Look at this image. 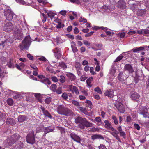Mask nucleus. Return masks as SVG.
Listing matches in <instances>:
<instances>
[{"label":"nucleus","instance_id":"obj_23","mask_svg":"<svg viewBox=\"0 0 149 149\" xmlns=\"http://www.w3.org/2000/svg\"><path fill=\"white\" fill-rule=\"evenodd\" d=\"M54 129V127L52 126H49L43 128L45 134L52 132Z\"/></svg>","mask_w":149,"mask_h":149},{"label":"nucleus","instance_id":"obj_57","mask_svg":"<svg viewBox=\"0 0 149 149\" xmlns=\"http://www.w3.org/2000/svg\"><path fill=\"white\" fill-rule=\"evenodd\" d=\"M90 73L93 75H94L96 74V73L94 71V69L93 67H90Z\"/></svg>","mask_w":149,"mask_h":149},{"label":"nucleus","instance_id":"obj_32","mask_svg":"<svg viewBox=\"0 0 149 149\" xmlns=\"http://www.w3.org/2000/svg\"><path fill=\"white\" fill-rule=\"evenodd\" d=\"M35 96L36 98L40 102H42L41 97L40 94L38 93H35Z\"/></svg>","mask_w":149,"mask_h":149},{"label":"nucleus","instance_id":"obj_14","mask_svg":"<svg viewBox=\"0 0 149 149\" xmlns=\"http://www.w3.org/2000/svg\"><path fill=\"white\" fill-rule=\"evenodd\" d=\"M114 91L112 89L106 90L104 93V95L110 98H112L114 96Z\"/></svg>","mask_w":149,"mask_h":149},{"label":"nucleus","instance_id":"obj_29","mask_svg":"<svg viewBox=\"0 0 149 149\" xmlns=\"http://www.w3.org/2000/svg\"><path fill=\"white\" fill-rule=\"evenodd\" d=\"M26 118L25 115H20L18 117V121L19 122H22L24 121Z\"/></svg>","mask_w":149,"mask_h":149},{"label":"nucleus","instance_id":"obj_60","mask_svg":"<svg viewBox=\"0 0 149 149\" xmlns=\"http://www.w3.org/2000/svg\"><path fill=\"white\" fill-rule=\"evenodd\" d=\"M94 32L93 31H91L89 33L86 34L85 35V36L86 37H88L91 36L92 35H93V33H94Z\"/></svg>","mask_w":149,"mask_h":149},{"label":"nucleus","instance_id":"obj_52","mask_svg":"<svg viewBox=\"0 0 149 149\" xmlns=\"http://www.w3.org/2000/svg\"><path fill=\"white\" fill-rule=\"evenodd\" d=\"M55 92L58 94H61L62 93V88H58L56 90Z\"/></svg>","mask_w":149,"mask_h":149},{"label":"nucleus","instance_id":"obj_16","mask_svg":"<svg viewBox=\"0 0 149 149\" xmlns=\"http://www.w3.org/2000/svg\"><path fill=\"white\" fill-rule=\"evenodd\" d=\"M146 48H147V47H146V45H145L134 48L132 49L131 51H132L133 52L139 53L140 52L144 51L145 49Z\"/></svg>","mask_w":149,"mask_h":149},{"label":"nucleus","instance_id":"obj_21","mask_svg":"<svg viewBox=\"0 0 149 149\" xmlns=\"http://www.w3.org/2000/svg\"><path fill=\"white\" fill-rule=\"evenodd\" d=\"M6 124L9 125H14L15 124V120L11 118H8L6 120Z\"/></svg>","mask_w":149,"mask_h":149},{"label":"nucleus","instance_id":"obj_33","mask_svg":"<svg viewBox=\"0 0 149 149\" xmlns=\"http://www.w3.org/2000/svg\"><path fill=\"white\" fill-rule=\"evenodd\" d=\"M78 108L81 112L85 114H87V112L86 108L81 107L79 106H78Z\"/></svg>","mask_w":149,"mask_h":149},{"label":"nucleus","instance_id":"obj_26","mask_svg":"<svg viewBox=\"0 0 149 149\" xmlns=\"http://www.w3.org/2000/svg\"><path fill=\"white\" fill-rule=\"evenodd\" d=\"M104 122L105 123V127L107 129L111 130L113 128L108 120H105Z\"/></svg>","mask_w":149,"mask_h":149},{"label":"nucleus","instance_id":"obj_13","mask_svg":"<svg viewBox=\"0 0 149 149\" xmlns=\"http://www.w3.org/2000/svg\"><path fill=\"white\" fill-rule=\"evenodd\" d=\"M53 52L55 54L54 55L56 58L59 59L61 56V49L58 47H56L53 50Z\"/></svg>","mask_w":149,"mask_h":149},{"label":"nucleus","instance_id":"obj_39","mask_svg":"<svg viewBox=\"0 0 149 149\" xmlns=\"http://www.w3.org/2000/svg\"><path fill=\"white\" fill-rule=\"evenodd\" d=\"M41 18L42 19V22L44 23L46 21L47 19V17L43 13H41Z\"/></svg>","mask_w":149,"mask_h":149},{"label":"nucleus","instance_id":"obj_53","mask_svg":"<svg viewBox=\"0 0 149 149\" xmlns=\"http://www.w3.org/2000/svg\"><path fill=\"white\" fill-rule=\"evenodd\" d=\"M112 119L113 120L115 124L117 125L118 124V122L116 117L114 115L112 116Z\"/></svg>","mask_w":149,"mask_h":149},{"label":"nucleus","instance_id":"obj_35","mask_svg":"<svg viewBox=\"0 0 149 149\" xmlns=\"http://www.w3.org/2000/svg\"><path fill=\"white\" fill-rule=\"evenodd\" d=\"M15 91H13L8 89L6 91V94L7 95L9 96H13L14 93Z\"/></svg>","mask_w":149,"mask_h":149},{"label":"nucleus","instance_id":"obj_56","mask_svg":"<svg viewBox=\"0 0 149 149\" xmlns=\"http://www.w3.org/2000/svg\"><path fill=\"white\" fill-rule=\"evenodd\" d=\"M97 123H100L101 121V118L100 117H96L94 120Z\"/></svg>","mask_w":149,"mask_h":149},{"label":"nucleus","instance_id":"obj_49","mask_svg":"<svg viewBox=\"0 0 149 149\" xmlns=\"http://www.w3.org/2000/svg\"><path fill=\"white\" fill-rule=\"evenodd\" d=\"M85 102L87 103V104L88 105L87 106H88L90 108H92V104L91 102V101L89 100H87Z\"/></svg>","mask_w":149,"mask_h":149},{"label":"nucleus","instance_id":"obj_58","mask_svg":"<svg viewBox=\"0 0 149 149\" xmlns=\"http://www.w3.org/2000/svg\"><path fill=\"white\" fill-rule=\"evenodd\" d=\"M6 58L4 57H2L1 58V61L2 64H4L6 61Z\"/></svg>","mask_w":149,"mask_h":149},{"label":"nucleus","instance_id":"obj_61","mask_svg":"<svg viewBox=\"0 0 149 149\" xmlns=\"http://www.w3.org/2000/svg\"><path fill=\"white\" fill-rule=\"evenodd\" d=\"M27 56L29 59L31 60H33V56L30 54H27Z\"/></svg>","mask_w":149,"mask_h":149},{"label":"nucleus","instance_id":"obj_3","mask_svg":"<svg viewBox=\"0 0 149 149\" xmlns=\"http://www.w3.org/2000/svg\"><path fill=\"white\" fill-rule=\"evenodd\" d=\"M20 137L19 135L17 134H15L8 137L6 141V142L7 143L4 144L5 145V146L8 147L9 146H11L16 141L19 139Z\"/></svg>","mask_w":149,"mask_h":149},{"label":"nucleus","instance_id":"obj_15","mask_svg":"<svg viewBox=\"0 0 149 149\" xmlns=\"http://www.w3.org/2000/svg\"><path fill=\"white\" fill-rule=\"evenodd\" d=\"M124 69L125 70L128 71L129 74H132L134 72L132 66L129 64H126L124 66Z\"/></svg>","mask_w":149,"mask_h":149},{"label":"nucleus","instance_id":"obj_47","mask_svg":"<svg viewBox=\"0 0 149 149\" xmlns=\"http://www.w3.org/2000/svg\"><path fill=\"white\" fill-rule=\"evenodd\" d=\"M123 55H120L119 56H118L116 59L114 61V62H117L118 61H119L121 60L123 58Z\"/></svg>","mask_w":149,"mask_h":149},{"label":"nucleus","instance_id":"obj_11","mask_svg":"<svg viewBox=\"0 0 149 149\" xmlns=\"http://www.w3.org/2000/svg\"><path fill=\"white\" fill-rule=\"evenodd\" d=\"M111 130L112 131L111 132L109 131V132H110V134H111L114 137H115L116 139L118 140V141L121 142V141L120 139L119 136L118 135V132L113 127Z\"/></svg>","mask_w":149,"mask_h":149},{"label":"nucleus","instance_id":"obj_22","mask_svg":"<svg viewBox=\"0 0 149 149\" xmlns=\"http://www.w3.org/2000/svg\"><path fill=\"white\" fill-rule=\"evenodd\" d=\"M40 109L42 111L44 115L50 118H52V116L49 113L47 110L45 109V108L44 107L41 106L40 107Z\"/></svg>","mask_w":149,"mask_h":149},{"label":"nucleus","instance_id":"obj_27","mask_svg":"<svg viewBox=\"0 0 149 149\" xmlns=\"http://www.w3.org/2000/svg\"><path fill=\"white\" fill-rule=\"evenodd\" d=\"M91 138L93 140H95L97 139H100L104 140V137L101 135L95 134L91 136Z\"/></svg>","mask_w":149,"mask_h":149},{"label":"nucleus","instance_id":"obj_19","mask_svg":"<svg viewBox=\"0 0 149 149\" xmlns=\"http://www.w3.org/2000/svg\"><path fill=\"white\" fill-rule=\"evenodd\" d=\"M140 97L139 94L136 92L131 93V97L133 100L138 101Z\"/></svg>","mask_w":149,"mask_h":149},{"label":"nucleus","instance_id":"obj_59","mask_svg":"<svg viewBox=\"0 0 149 149\" xmlns=\"http://www.w3.org/2000/svg\"><path fill=\"white\" fill-rule=\"evenodd\" d=\"M52 80L54 82H56L58 81V79L56 77L53 76L51 77Z\"/></svg>","mask_w":149,"mask_h":149},{"label":"nucleus","instance_id":"obj_6","mask_svg":"<svg viewBox=\"0 0 149 149\" xmlns=\"http://www.w3.org/2000/svg\"><path fill=\"white\" fill-rule=\"evenodd\" d=\"M4 13L6 19L9 21L12 20L14 15L13 12L10 10L8 9L4 10Z\"/></svg>","mask_w":149,"mask_h":149},{"label":"nucleus","instance_id":"obj_7","mask_svg":"<svg viewBox=\"0 0 149 149\" xmlns=\"http://www.w3.org/2000/svg\"><path fill=\"white\" fill-rule=\"evenodd\" d=\"M115 106L120 113L125 112V107L121 102H117L115 104Z\"/></svg>","mask_w":149,"mask_h":149},{"label":"nucleus","instance_id":"obj_37","mask_svg":"<svg viewBox=\"0 0 149 149\" xmlns=\"http://www.w3.org/2000/svg\"><path fill=\"white\" fill-rule=\"evenodd\" d=\"M146 12L143 10H140L137 11V13L138 15L142 16L143 15L146 14Z\"/></svg>","mask_w":149,"mask_h":149},{"label":"nucleus","instance_id":"obj_36","mask_svg":"<svg viewBox=\"0 0 149 149\" xmlns=\"http://www.w3.org/2000/svg\"><path fill=\"white\" fill-rule=\"evenodd\" d=\"M58 66L63 69H65L67 68V66L66 64L63 62L59 63Z\"/></svg>","mask_w":149,"mask_h":149},{"label":"nucleus","instance_id":"obj_45","mask_svg":"<svg viewBox=\"0 0 149 149\" xmlns=\"http://www.w3.org/2000/svg\"><path fill=\"white\" fill-rule=\"evenodd\" d=\"M94 91L100 94H102V92L100 89L98 87H97L94 89Z\"/></svg>","mask_w":149,"mask_h":149},{"label":"nucleus","instance_id":"obj_17","mask_svg":"<svg viewBox=\"0 0 149 149\" xmlns=\"http://www.w3.org/2000/svg\"><path fill=\"white\" fill-rule=\"evenodd\" d=\"M22 33L21 30L19 29L15 32V39L20 40L22 38Z\"/></svg>","mask_w":149,"mask_h":149},{"label":"nucleus","instance_id":"obj_43","mask_svg":"<svg viewBox=\"0 0 149 149\" xmlns=\"http://www.w3.org/2000/svg\"><path fill=\"white\" fill-rule=\"evenodd\" d=\"M56 88V85L54 84H52L50 86V89L54 92H55Z\"/></svg>","mask_w":149,"mask_h":149},{"label":"nucleus","instance_id":"obj_63","mask_svg":"<svg viewBox=\"0 0 149 149\" xmlns=\"http://www.w3.org/2000/svg\"><path fill=\"white\" fill-rule=\"evenodd\" d=\"M134 126L135 127V128L138 130H139L140 128V127L139 126V125L137 124H134Z\"/></svg>","mask_w":149,"mask_h":149},{"label":"nucleus","instance_id":"obj_34","mask_svg":"<svg viewBox=\"0 0 149 149\" xmlns=\"http://www.w3.org/2000/svg\"><path fill=\"white\" fill-rule=\"evenodd\" d=\"M93 80V78L92 77L89 78L86 81L87 84L89 88L92 86V85H91V83Z\"/></svg>","mask_w":149,"mask_h":149},{"label":"nucleus","instance_id":"obj_25","mask_svg":"<svg viewBox=\"0 0 149 149\" xmlns=\"http://www.w3.org/2000/svg\"><path fill=\"white\" fill-rule=\"evenodd\" d=\"M66 76L71 81H74L76 79V76L73 73H68L67 74Z\"/></svg>","mask_w":149,"mask_h":149},{"label":"nucleus","instance_id":"obj_31","mask_svg":"<svg viewBox=\"0 0 149 149\" xmlns=\"http://www.w3.org/2000/svg\"><path fill=\"white\" fill-rule=\"evenodd\" d=\"M71 47L73 52L74 53L77 52L78 51V49L77 47L74 46L75 45V42H72L71 43Z\"/></svg>","mask_w":149,"mask_h":149},{"label":"nucleus","instance_id":"obj_46","mask_svg":"<svg viewBox=\"0 0 149 149\" xmlns=\"http://www.w3.org/2000/svg\"><path fill=\"white\" fill-rule=\"evenodd\" d=\"M20 95L17 92L15 91L13 95V98L14 99H16L19 97Z\"/></svg>","mask_w":149,"mask_h":149},{"label":"nucleus","instance_id":"obj_5","mask_svg":"<svg viewBox=\"0 0 149 149\" xmlns=\"http://www.w3.org/2000/svg\"><path fill=\"white\" fill-rule=\"evenodd\" d=\"M26 141L27 143L33 144L35 143V135L34 132L32 130L28 134L26 137Z\"/></svg>","mask_w":149,"mask_h":149},{"label":"nucleus","instance_id":"obj_20","mask_svg":"<svg viewBox=\"0 0 149 149\" xmlns=\"http://www.w3.org/2000/svg\"><path fill=\"white\" fill-rule=\"evenodd\" d=\"M118 8L124 9L126 7V3L123 0H119L118 2Z\"/></svg>","mask_w":149,"mask_h":149},{"label":"nucleus","instance_id":"obj_48","mask_svg":"<svg viewBox=\"0 0 149 149\" xmlns=\"http://www.w3.org/2000/svg\"><path fill=\"white\" fill-rule=\"evenodd\" d=\"M61 97L65 100H66L68 98V94L65 92H64L62 94Z\"/></svg>","mask_w":149,"mask_h":149},{"label":"nucleus","instance_id":"obj_30","mask_svg":"<svg viewBox=\"0 0 149 149\" xmlns=\"http://www.w3.org/2000/svg\"><path fill=\"white\" fill-rule=\"evenodd\" d=\"M40 81L42 83H44L45 84L49 85L51 84V82L47 78H45L44 79H41Z\"/></svg>","mask_w":149,"mask_h":149},{"label":"nucleus","instance_id":"obj_9","mask_svg":"<svg viewBox=\"0 0 149 149\" xmlns=\"http://www.w3.org/2000/svg\"><path fill=\"white\" fill-rule=\"evenodd\" d=\"M128 77V76L125 73L122 72H120L117 77L118 79L122 82L126 80Z\"/></svg>","mask_w":149,"mask_h":149},{"label":"nucleus","instance_id":"obj_4","mask_svg":"<svg viewBox=\"0 0 149 149\" xmlns=\"http://www.w3.org/2000/svg\"><path fill=\"white\" fill-rule=\"evenodd\" d=\"M31 39L29 35L26 36L22 42V43L19 45V47L21 50L24 49H28L29 47L31 42Z\"/></svg>","mask_w":149,"mask_h":149},{"label":"nucleus","instance_id":"obj_51","mask_svg":"<svg viewBox=\"0 0 149 149\" xmlns=\"http://www.w3.org/2000/svg\"><path fill=\"white\" fill-rule=\"evenodd\" d=\"M139 77L137 75H136L134 78V81L136 84L137 83L139 80Z\"/></svg>","mask_w":149,"mask_h":149},{"label":"nucleus","instance_id":"obj_62","mask_svg":"<svg viewBox=\"0 0 149 149\" xmlns=\"http://www.w3.org/2000/svg\"><path fill=\"white\" fill-rule=\"evenodd\" d=\"M98 148L99 149H107L105 146L103 144H100Z\"/></svg>","mask_w":149,"mask_h":149},{"label":"nucleus","instance_id":"obj_54","mask_svg":"<svg viewBox=\"0 0 149 149\" xmlns=\"http://www.w3.org/2000/svg\"><path fill=\"white\" fill-rule=\"evenodd\" d=\"M15 1L17 3L22 5H24L25 4H27L24 1L22 0H15Z\"/></svg>","mask_w":149,"mask_h":149},{"label":"nucleus","instance_id":"obj_42","mask_svg":"<svg viewBox=\"0 0 149 149\" xmlns=\"http://www.w3.org/2000/svg\"><path fill=\"white\" fill-rule=\"evenodd\" d=\"M56 20V22L58 23V25L56 26V27L57 28L59 29L63 27L64 26L63 25L61 24V22L60 21H58L57 20Z\"/></svg>","mask_w":149,"mask_h":149},{"label":"nucleus","instance_id":"obj_40","mask_svg":"<svg viewBox=\"0 0 149 149\" xmlns=\"http://www.w3.org/2000/svg\"><path fill=\"white\" fill-rule=\"evenodd\" d=\"M6 119V116L4 114L0 112V121H4Z\"/></svg>","mask_w":149,"mask_h":149},{"label":"nucleus","instance_id":"obj_55","mask_svg":"<svg viewBox=\"0 0 149 149\" xmlns=\"http://www.w3.org/2000/svg\"><path fill=\"white\" fill-rule=\"evenodd\" d=\"M51 99L52 98L50 97L46 98V99L45 100V102L46 103L49 104L51 101Z\"/></svg>","mask_w":149,"mask_h":149},{"label":"nucleus","instance_id":"obj_12","mask_svg":"<svg viewBox=\"0 0 149 149\" xmlns=\"http://www.w3.org/2000/svg\"><path fill=\"white\" fill-rule=\"evenodd\" d=\"M13 28V25L12 23L10 22H8L5 24L3 30L6 32H9L12 31Z\"/></svg>","mask_w":149,"mask_h":149},{"label":"nucleus","instance_id":"obj_8","mask_svg":"<svg viewBox=\"0 0 149 149\" xmlns=\"http://www.w3.org/2000/svg\"><path fill=\"white\" fill-rule=\"evenodd\" d=\"M139 114L142 115L143 117L146 118H149V113L148 112L147 108L144 107L141 110Z\"/></svg>","mask_w":149,"mask_h":149},{"label":"nucleus","instance_id":"obj_10","mask_svg":"<svg viewBox=\"0 0 149 149\" xmlns=\"http://www.w3.org/2000/svg\"><path fill=\"white\" fill-rule=\"evenodd\" d=\"M70 136L72 139L74 141L78 143H81V139L80 137L76 134L73 132L72 133L70 134Z\"/></svg>","mask_w":149,"mask_h":149},{"label":"nucleus","instance_id":"obj_41","mask_svg":"<svg viewBox=\"0 0 149 149\" xmlns=\"http://www.w3.org/2000/svg\"><path fill=\"white\" fill-rule=\"evenodd\" d=\"M60 77V78L59 79V80L60 82L62 83H64L65 81V79L64 76L63 75H61Z\"/></svg>","mask_w":149,"mask_h":149},{"label":"nucleus","instance_id":"obj_50","mask_svg":"<svg viewBox=\"0 0 149 149\" xmlns=\"http://www.w3.org/2000/svg\"><path fill=\"white\" fill-rule=\"evenodd\" d=\"M79 21L80 22H83L84 23L87 22V20L85 18H83L82 17H81L79 18Z\"/></svg>","mask_w":149,"mask_h":149},{"label":"nucleus","instance_id":"obj_44","mask_svg":"<svg viewBox=\"0 0 149 149\" xmlns=\"http://www.w3.org/2000/svg\"><path fill=\"white\" fill-rule=\"evenodd\" d=\"M71 102L73 104L76 106H77V107H78V106H80L79 105V102L73 100H71Z\"/></svg>","mask_w":149,"mask_h":149},{"label":"nucleus","instance_id":"obj_2","mask_svg":"<svg viewBox=\"0 0 149 149\" xmlns=\"http://www.w3.org/2000/svg\"><path fill=\"white\" fill-rule=\"evenodd\" d=\"M56 110L58 114L66 116L70 115L72 113L71 110L62 105H59L57 107Z\"/></svg>","mask_w":149,"mask_h":149},{"label":"nucleus","instance_id":"obj_1","mask_svg":"<svg viewBox=\"0 0 149 149\" xmlns=\"http://www.w3.org/2000/svg\"><path fill=\"white\" fill-rule=\"evenodd\" d=\"M75 122L76 123L78 124V127L81 129H83L85 127H89L92 126L93 123L88 121L85 118L78 116L75 119Z\"/></svg>","mask_w":149,"mask_h":149},{"label":"nucleus","instance_id":"obj_64","mask_svg":"<svg viewBox=\"0 0 149 149\" xmlns=\"http://www.w3.org/2000/svg\"><path fill=\"white\" fill-rule=\"evenodd\" d=\"M143 33L144 34H149V29H143Z\"/></svg>","mask_w":149,"mask_h":149},{"label":"nucleus","instance_id":"obj_28","mask_svg":"<svg viewBox=\"0 0 149 149\" xmlns=\"http://www.w3.org/2000/svg\"><path fill=\"white\" fill-rule=\"evenodd\" d=\"M47 14L48 15L49 17L51 18V19H53L54 17V21H56V19H55L56 17H55V15H56L55 13H54L52 11H49L47 13Z\"/></svg>","mask_w":149,"mask_h":149},{"label":"nucleus","instance_id":"obj_38","mask_svg":"<svg viewBox=\"0 0 149 149\" xmlns=\"http://www.w3.org/2000/svg\"><path fill=\"white\" fill-rule=\"evenodd\" d=\"M7 102L9 105L11 106L13 105L14 102L12 98H9L7 99Z\"/></svg>","mask_w":149,"mask_h":149},{"label":"nucleus","instance_id":"obj_18","mask_svg":"<svg viewBox=\"0 0 149 149\" xmlns=\"http://www.w3.org/2000/svg\"><path fill=\"white\" fill-rule=\"evenodd\" d=\"M68 86L70 90L72 93L74 92L75 94L77 95L79 94V92L78 91V89L76 86L70 85H69Z\"/></svg>","mask_w":149,"mask_h":149},{"label":"nucleus","instance_id":"obj_24","mask_svg":"<svg viewBox=\"0 0 149 149\" xmlns=\"http://www.w3.org/2000/svg\"><path fill=\"white\" fill-rule=\"evenodd\" d=\"M16 62L15 60L13 59H11L9 62L8 63L7 65L9 68H13L15 67Z\"/></svg>","mask_w":149,"mask_h":149}]
</instances>
